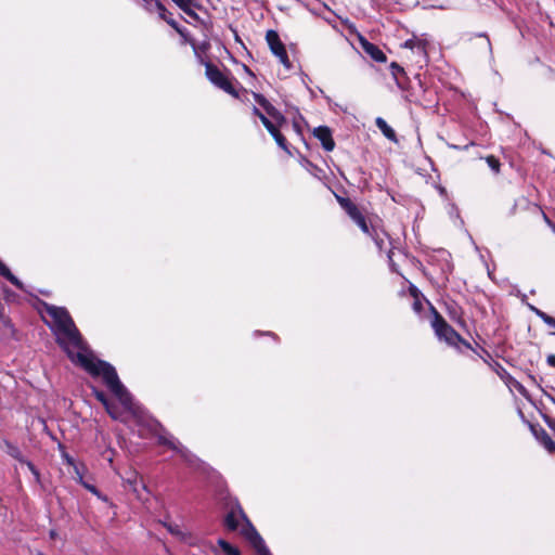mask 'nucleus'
<instances>
[{"instance_id": "obj_1", "label": "nucleus", "mask_w": 555, "mask_h": 555, "mask_svg": "<svg viewBox=\"0 0 555 555\" xmlns=\"http://www.w3.org/2000/svg\"><path fill=\"white\" fill-rule=\"evenodd\" d=\"M80 365L92 376H102L106 387L119 400V402L130 410L132 406V397L126 387L121 384L115 367L103 360H94L82 353H77Z\"/></svg>"}, {"instance_id": "obj_2", "label": "nucleus", "mask_w": 555, "mask_h": 555, "mask_svg": "<svg viewBox=\"0 0 555 555\" xmlns=\"http://www.w3.org/2000/svg\"><path fill=\"white\" fill-rule=\"evenodd\" d=\"M46 312L51 317L54 323V332L57 335L56 343L65 348L66 343L80 348L82 339L72 317L64 307H57L48 302H42Z\"/></svg>"}, {"instance_id": "obj_3", "label": "nucleus", "mask_w": 555, "mask_h": 555, "mask_svg": "<svg viewBox=\"0 0 555 555\" xmlns=\"http://www.w3.org/2000/svg\"><path fill=\"white\" fill-rule=\"evenodd\" d=\"M431 312L430 326L438 340L446 343L449 347L455 346V341L460 339V333L451 326L442 314L428 301Z\"/></svg>"}, {"instance_id": "obj_4", "label": "nucleus", "mask_w": 555, "mask_h": 555, "mask_svg": "<svg viewBox=\"0 0 555 555\" xmlns=\"http://www.w3.org/2000/svg\"><path fill=\"white\" fill-rule=\"evenodd\" d=\"M205 75L214 86L234 98H238V92L233 87L231 80L215 64L210 62L205 63Z\"/></svg>"}, {"instance_id": "obj_5", "label": "nucleus", "mask_w": 555, "mask_h": 555, "mask_svg": "<svg viewBox=\"0 0 555 555\" xmlns=\"http://www.w3.org/2000/svg\"><path fill=\"white\" fill-rule=\"evenodd\" d=\"M513 211L514 214L527 211L533 218H542L552 232L555 233V223L547 217L540 205L529 201L527 197L521 196L518 198L514 204Z\"/></svg>"}, {"instance_id": "obj_6", "label": "nucleus", "mask_w": 555, "mask_h": 555, "mask_svg": "<svg viewBox=\"0 0 555 555\" xmlns=\"http://www.w3.org/2000/svg\"><path fill=\"white\" fill-rule=\"evenodd\" d=\"M335 198L340 207L345 210V212L350 217V219L354 221L364 233L371 235L366 219L357 204L353 203L349 197H345L336 193Z\"/></svg>"}, {"instance_id": "obj_7", "label": "nucleus", "mask_w": 555, "mask_h": 555, "mask_svg": "<svg viewBox=\"0 0 555 555\" xmlns=\"http://www.w3.org/2000/svg\"><path fill=\"white\" fill-rule=\"evenodd\" d=\"M238 509H240L241 515L245 519V526L242 529V533L246 535V538L250 541V543L256 548V551H257V553L259 555H272L270 553L269 548L267 547L263 539L257 532V530L255 529V527L253 526V524L250 522V520L248 519V517L244 513L243 508H241L238 506Z\"/></svg>"}, {"instance_id": "obj_8", "label": "nucleus", "mask_w": 555, "mask_h": 555, "mask_svg": "<svg viewBox=\"0 0 555 555\" xmlns=\"http://www.w3.org/2000/svg\"><path fill=\"white\" fill-rule=\"evenodd\" d=\"M266 40L269 44L271 52L279 57L280 62L287 68H292V63L288 59L284 43L281 41L279 34L270 29L266 34Z\"/></svg>"}, {"instance_id": "obj_9", "label": "nucleus", "mask_w": 555, "mask_h": 555, "mask_svg": "<svg viewBox=\"0 0 555 555\" xmlns=\"http://www.w3.org/2000/svg\"><path fill=\"white\" fill-rule=\"evenodd\" d=\"M433 91L428 89H424L423 85L418 83V91L414 90L409 94V101L423 106V107H430L434 103L433 99Z\"/></svg>"}, {"instance_id": "obj_10", "label": "nucleus", "mask_w": 555, "mask_h": 555, "mask_svg": "<svg viewBox=\"0 0 555 555\" xmlns=\"http://www.w3.org/2000/svg\"><path fill=\"white\" fill-rule=\"evenodd\" d=\"M4 444L7 447V453L10 456H12L13 459L17 460L20 463L27 465L28 469L36 477V479H39V477H40L39 470L36 468V466L30 461H27L23 456L18 447L11 443L10 441H4Z\"/></svg>"}, {"instance_id": "obj_11", "label": "nucleus", "mask_w": 555, "mask_h": 555, "mask_svg": "<svg viewBox=\"0 0 555 555\" xmlns=\"http://www.w3.org/2000/svg\"><path fill=\"white\" fill-rule=\"evenodd\" d=\"M495 371L500 378L505 382L506 385L514 387L520 395L525 396L527 393L524 385L518 382L514 376H512L507 370L502 366L499 362H495Z\"/></svg>"}, {"instance_id": "obj_12", "label": "nucleus", "mask_w": 555, "mask_h": 555, "mask_svg": "<svg viewBox=\"0 0 555 555\" xmlns=\"http://www.w3.org/2000/svg\"><path fill=\"white\" fill-rule=\"evenodd\" d=\"M313 134L321 142L325 151L331 152L334 150L335 142L332 138V132L328 127L320 126L313 130Z\"/></svg>"}, {"instance_id": "obj_13", "label": "nucleus", "mask_w": 555, "mask_h": 555, "mask_svg": "<svg viewBox=\"0 0 555 555\" xmlns=\"http://www.w3.org/2000/svg\"><path fill=\"white\" fill-rule=\"evenodd\" d=\"M124 482L130 487L139 500H143L141 490L149 492L146 485L139 477L137 472H131L128 477L124 478Z\"/></svg>"}, {"instance_id": "obj_14", "label": "nucleus", "mask_w": 555, "mask_h": 555, "mask_svg": "<svg viewBox=\"0 0 555 555\" xmlns=\"http://www.w3.org/2000/svg\"><path fill=\"white\" fill-rule=\"evenodd\" d=\"M238 506L242 508V506L236 503L235 506L228 512L224 518V526L230 531H235L238 528V518H242L245 521L244 517L240 513Z\"/></svg>"}, {"instance_id": "obj_15", "label": "nucleus", "mask_w": 555, "mask_h": 555, "mask_svg": "<svg viewBox=\"0 0 555 555\" xmlns=\"http://www.w3.org/2000/svg\"><path fill=\"white\" fill-rule=\"evenodd\" d=\"M358 39L361 48L367 55H370L376 62H382V50H379L377 46L371 43L362 35H358Z\"/></svg>"}, {"instance_id": "obj_16", "label": "nucleus", "mask_w": 555, "mask_h": 555, "mask_svg": "<svg viewBox=\"0 0 555 555\" xmlns=\"http://www.w3.org/2000/svg\"><path fill=\"white\" fill-rule=\"evenodd\" d=\"M391 76L400 89H405L408 82V76L403 67L396 62H392L389 66Z\"/></svg>"}, {"instance_id": "obj_17", "label": "nucleus", "mask_w": 555, "mask_h": 555, "mask_svg": "<svg viewBox=\"0 0 555 555\" xmlns=\"http://www.w3.org/2000/svg\"><path fill=\"white\" fill-rule=\"evenodd\" d=\"M409 294L413 298V310L416 313H421L424 310L423 301L426 300V298L414 284L409 285Z\"/></svg>"}, {"instance_id": "obj_18", "label": "nucleus", "mask_w": 555, "mask_h": 555, "mask_svg": "<svg viewBox=\"0 0 555 555\" xmlns=\"http://www.w3.org/2000/svg\"><path fill=\"white\" fill-rule=\"evenodd\" d=\"M427 46L428 42L421 39H409L403 43L405 48L415 49L424 57L425 62L427 61Z\"/></svg>"}, {"instance_id": "obj_19", "label": "nucleus", "mask_w": 555, "mask_h": 555, "mask_svg": "<svg viewBox=\"0 0 555 555\" xmlns=\"http://www.w3.org/2000/svg\"><path fill=\"white\" fill-rule=\"evenodd\" d=\"M157 10L158 15L162 20H164L169 26L173 29L179 25L173 18L172 14L167 11L165 5L160 1H155L153 5V12Z\"/></svg>"}, {"instance_id": "obj_20", "label": "nucleus", "mask_w": 555, "mask_h": 555, "mask_svg": "<svg viewBox=\"0 0 555 555\" xmlns=\"http://www.w3.org/2000/svg\"><path fill=\"white\" fill-rule=\"evenodd\" d=\"M0 275L10 281L18 289L24 291V284L20 281L10 269L0 260Z\"/></svg>"}, {"instance_id": "obj_21", "label": "nucleus", "mask_w": 555, "mask_h": 555, "mask_svg": "<svg viewBox=\"0 0 555 555\" xmlns=\"http://www.w3.org/2000/svg\"><path fill=\"white\" fill-rule=\"evenodd\" d=\"M158 443L159 444H164V446H168L170 449L172 450H176L177 452H179L181 454L182 457H184L186 461H190L189 460V451L183 448V447H179L178 444L179 443H176L175 441L166 438L165 436H158Z\"/></svg>"}, {"instance_id": "obj_22", "label": "nucleus", "mask_w": 555, "mask_h": 555, "mask_svg": "<svg viewBox=\"0 0 555 555\" xmlns=\"http://www.w3.org/2000/svg\"><path fill=\"white\" fill-rule=\"evenodd\" d=\"M269 133L273 137V139L275 140L276 144L283 150L285 151L286 153L291 154L289 152V149H288V144H287V140L286 138L280 132L279 130V127H276L275 125H273V128H271V130H268Z\"/></svg>"}, {"instance_id": "obj_23", "label": "nucleus", "mask_w": 555, "mask_h": 555, "mask_svg": "<svg viewBox=\"0 0 555 555\" xmlns=\"http://www.w3.org/2000/svg\"><path fill=\"white\" fill-rule=\"evenodd\" d=\"M384 137L395 143L398 147L404 142L403 135H398L396 131L384 121Z\"/></svg>"}, {"instance_id": "obj_24", "label": "nucleus", "mask_w": 555, "mask_h": 555, "mask_svg": "<svg viewBox=\"0 0 555 555\" xmlns=\"http://www.w3.org/2000/svg\"><path fill=\"white\" fill-rule=\"evenodd\" d=\"M537 438L550 453L555 450V441L545 429L541 428L540 431L537 433Z\"/></svg>"}, {"instance_id": "obj_25", "label": "nucleus", "mask_w": 555, "mask_h": 555, "mask_svg": "<svg viewBox=\"0 0 555 555\" xmlns=\"http://www.w3.org/2000/svg\"><path fill=\"white\" fill-rule=\"evenodd\" d=\"M253 94L256 102L266 111L269 116H271V114L275 111V107L262 94L256 92Z\"/></svg>"}, {"instance_id": "obj_26", "label": "nucleus", "mask_w": 555, "mask_h": 555, "mask_svg": "<svg viewBox=\"0 0 555 555\" xmlns=\"http://www.w3.org/2000/svg\"><path fill=\"white\" fill-rule=\"evenodd\" d=\"M532 310L535 313V315L540 320H542L546 325L555 328V318H553L552 315L547 314L546 312H544L538 308H532ZM552 335H555V332H553Z\"/></svg>"}, {"instance_id": "obj_27", "label": "nucleus", "mask_w": 555, "mask_h": 555, "mask_svg": "<svg viewBox=\"0 0 555 555\" xmlns=\"http://www.w3.org/2000/svg\"><path fill=\"white\" fill-rule=\"evenodd\" d=\"M486 163L490 167V169L495 173L499 175L501 171V162L500 159L494 155H488L485 157Z\"/></svg>"}, {"instance_id": "obj_28", "label": "nucleus", "mask_w": 555, "mask_h": 555, "mask_svg": "<svg viewBox=\"0 0 555 555\" xmlns=\"http://www.w3.org/2000/svg\"><path fill=\"white\" fill-rule=\"evenodd\" d=\"M218 545L222 548V551L228 555H240L241 552L237 547L231 545L223 539L218 540Z\"/></svg>"}, {"instance_id": "obj_29", "label": "nucleus", "mask_w": 555, "mask_h": 555, "mask_svg": "<svg viewBox=\"0 0 555 555\" xmlns=\"http://www.w3.org/2000/svg\"><path fill=\"white\" fill-rule=\"evenodd\" d=\"M451 348L455 349L457 352H461V353L464 351V349L472 350V351L476 352V350L472 346V344L468 340H466L465 338H463L461 335H460L459 341H455V346H451Z\"/></svg>"}, {"instance_id": "obj_30", "label": "nucleus", "mask_w": 555, "mask_h": 555, "mask_svg": "<svg viewBox=\"0 0 555 555\" xmlns=\"http://www.w3.org/2000/svg\"><path fill=\"white\" fill-rule=\"evenodd\" d=\"M79 481L80 483L82 485V487L85 489H87L88 491H90L92 494H94L95 496H98L100 500L106 502L107 501V496L106 495H103L95 486L89 483V482H86L82 480V477L80 476L79 477Z\"/></svg>"}, {"instance_id": "obj_31", "label": "nucleus", "mask_w": 555, "mask_h": 555, "mask_svg": "<svg viewBox=\"0 0 555 555\" xmlns=\"http://www.w3.org/2000/svg\"><path fill=\"white\" fill-rule=\"evenodd\" d=\"M179 9H184L186 4H193L196 9H202V4H199L196 0H171Z\"/></svg>"}, {"instance_id": "obj_32", "label": "nucleus", "mask_w": 555, "mask_h": 555, "mask_svg": "<svg viewBox=\"0 0 555 555\" xmlns=\"http://www.w3.org/2000/svg\"><path fill=\"white\" fill-rule=\"evenodd\" d=\"M95 398L109 411V402L106 393L101 390H94Z\"/></svg>"}, {"instance_id": "obj_33", "label": "nucleus", "mask_w": 555, "mask_h": 555, "mask_svg": "<svg viewBox=\"0 0 555 555\" xmlns=\"http://www.w3.org/2000/svg\"><path fill=\"white\" fill-rule=\"evenodd\" d=\"M272 119H274V121L276 122V127H281L283 124L286 122V118L285 116L279 111L275 108V111L271 114L270 116Z\"/></svg>"}, {"instance_id": "obj_34", "label": "nucleus", "mask_w": 555, "mask_h": 555, "mask_svg": "<svg viewBox=\"0 0 555 555\" xmlns=\"http://www.w3.org/2000/svg\"><path fill=\"white\" fill-rule=\"evenodd\" d=\"M193 4H186L184 9H181L186 15H189L192 20L199 22V15L192 9Z\"/></svg>"}, {"instance_id": "obj_35", "label": "nucleus", "mask_w": 555, "mask_h": 555, "mask_svg": "<svg viewBox=\"0 0 555 555\" xmlns=\"http://www.w3.org/2000/svg\"><path fill=\"white\" fill-rule=\"evenodd\" d=\"M476 38H478V39H480L482 41V44H483V48H485L486 51L491 52L492 47H491V41H490L488 35H486V34H478V35H476Z\"/></svg>"}, {"instance_id": "obj_36", "label": "nucleus", "mask_w": 555, "mask_h": 555, "mask_svg": "<svg viewBox=\"0 0 555 555\" xmlns=\"http://www.w3.org/2000/svg\"><path fill=\"white\" fill-rule=\"evenodd\" d=\"M259 119L267 130H271V128H273L274 124L264 114H259Z\"/></svg>"}, {"instance_id": "obj_37", "label": "nucleus", "mask_w": 555, "mask_h": 555, "mask_svg": "<svg viewBox=\"0 0 555 555\" xmlns=\"http://www.w3.org/2000/svg\"><path fill=\"white\" fill-rule=\"evenodd\" d=\"M545 361L550 367L555 369V354L554 353L547 354Z\"/></svg>"}, {"instance_id": "obj_38", "label": "nucleus", "mask_w": 555, "mask_h": 555, "mask_svg": "<svg viewBox=\"0 0 555 555\" xmlns=\"http://www.w3.org/2000/svg\"><path fill=\"white\" fill-rule=\"evenodd\" d=\"M144 2V8L150 13H153V5L156 0H142Z\"/></svg>"}, {"instance_id": "obj_39", "label": "nucleus", "mask_w": 555, "mask_h": 555, "mask_svg": "<svg viewBox=\"0 0 555 555\" xmlns=\"http://www.w3.org/2000/svg\"><path fill=\"white\" fill-rule=\"evenodd\" d=\"M175 30L183 38H186V30L178 25Z\"/></svg>"}, {"instance_id": "obj_40", "label": "nucleus", "mask_w": 555, "mask_h": 555, "mask_svg": "<svg viewBox=\"0 0 555 555\" xmlns=\"http://www.w3.org/2000/svg\"><path fill=\"white\" fill-rule=\"evenodd\" d=\"M168 530L173 534H178L180 532L177 527L172 526H168Z\"/></svg>"}, {"instance_id": "obj_41", "label": "nucleus", "mask_w": 555, "mask_h": 555, "mask_svg": "<svg viewBox=\"0 0 555 555\" xmlns=\"http://www.w3.org/2000/svg\"><path fill=\"white\" fill-rule=\"evenodd\" d=\"M375 124H376L377 128L382 130V117H376Z\"/></svg>"}, {"instance_id": "obj_42", "label": "nucleus", "mask_w": 555, "mask_h": 555, "mask_svg": "<svg viewBox=\"0 0 555 555\" xmlns=\"http://www.w3.org/2000/svg\"><path fill=\"white\" fill-rule=\"evenodd\" d=\"M4 325L8 326L10 330L13 331V324L11 323V321L9 319H5L4 320Z\"/></svg>"}, {"instance_id": "obj_43", "label": "nucleus", "mask_w": 555, "mask_h": 555, "mask_svg": "<svg viewBox=\"0 0 555 555\" xmlns=\"http://www.w3.org/2000/svg\"><path fill=\"white\" fill-rule=\"evenodd\" d=\"M253 113L259 118V114H262L259 108H257L256 106H254L253 108Z\"/></svg>"}, {"instance_id": "obj_44", "label": "nucleus", "mask_w": 555, "mask_h": 555, "mask_svg": "<svg viewBox=\"0 0 555 555\" xmlns=\"http://www.w3.org/2000/svg\"><path fill=\"white\" fill-rule=\"evenodd\" d=\"M392 255L393 253L392 251H389L388 253V259H389V262H390V266L393 267V263H392Z\"/></svg>"}, {"instance_id": "obj_45", "label": "nucleus", "mask_w": 555, "mask_h": 555, "mask_svg": "<svg viewBox=\"0 0 555 555\" xmlns=\"http://www.w3.org/2000/svg\"><path fill=\"white\" fill-rule=\"evenodd\" d=\"M375 243L379 248H382V244L377 240H375Z\"/></svg>"}, {"instance_id": "obj_46", "label": "nucleus", "mask_w": 555, "mask_h": 555, "mask_svg": "<svg viewBox=\"0 0 555 555\" xmlns=\"http://www.w3.org/2000/svg\"><path fill=\"white\" fill-rule=\"evenodd\" d=\"M460 323H461V324H464V323H465V321H464L462 318H460Z\"/></svg>"}, {"instance_id": "obj_47", "label": "nucleus", "mask_w": 555, "mask_h": 555, "mask_svg": "<svg viewBox=\"0 0 555 555\" xmlns=\"http://www.w3.org/2000/svg\"><path fill=\"white\" fill-rule=\"evenodd\" d=\"M552 454H555V449L551 452Z\"/></svg>"}, {"instance_id": "obj_48", "label": "nucleus", "mask_w": 555, "mask_h": 555, "mask_svg": "<svg viewBox=\"0 0 555 555\" xmlns=\"http://www.w3.org/2000/svg\"><path fill=\"white\" fill-rule=\"evenodd\" d=\"M39 555H44V554H41V553H40Z\"/></svg>"}]
</instances>
